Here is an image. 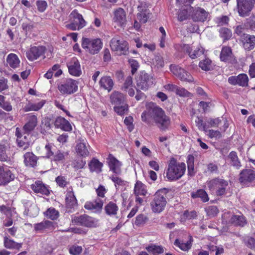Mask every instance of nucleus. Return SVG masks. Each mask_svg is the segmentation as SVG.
I'll return each mask as SVG.
<instances>
[{"mask_svg":"<svg viewBox=\"0 0 255 255\" xmlns=\"http://www.w3.org/2000/svg\"><path fill=\"white\" fill-rule=\"evenodd\" d=\"M97 221L95 219L86 214L75 216L72 219V222L74 224L87 227H95L97 224Z\"/></svg>","mask_w":255,"mask_h":255,"instance_id":"1a4fd4ad","label":"nucleus"},{"mask_svg":"<svg viewBox=\"0 0 255 255\" xmlns=\"http://www.w3.org/2000/svg\"><path fill=\"white\" fill-rule=\"evenodd\" d=\"M186 165L183 162H178L174 158H171L169 161L166 172L167 178L171 181L180 179L184 174Z\"/></svg>","mask_w":255,"mask_h":255,"instance_id":"f03ea898","label":"nucleus"},{"mask_svg":"<svg viewBox=\"0 0 255 255\" xmlns=\"http://www.w3.org/2000/svg\"><path fill=\"white\" fill-rule=\"evenodd\" d=\"M128 62L131 68V73L133 75L138 68L139 64L137 61L134 59H129Z\"/></svg>","mask_w":255,"mask_h":255,"instance_id":"338daca9","label":"nucleus"},{"mask_svg":"<svg viewBox=\"0 0 255 255\" xmlns=\"http://www.w3.org/2000/svg\"><path fill=\"white\" fill-rule=\"evenodd\" d=\"M107 162L109 167V170L112 172L113 174H121L123 165L122 162L118 160L112 154H110L107 158Z\"/></svg>","mask_w":255,"mask_h":255,"instance_id":"f8f14e48","label":"nucleus"},{"mask_svg":"<svg viewBox=\"0 0 255 255\" xmlns=\"http://www.w3.org/2000/svg\"><path fill=\"white\" fill-rule=\"evenodd\" d=\"M199 66L203 70L206 71L211 70L212 69V61L209 58H206L200 61Z\"/></svg>","mask_w":255,"mask_h":255,"instance_id":"de8ad7c7","label":"nucleus"},{"mask_svg":"<svg viewBox=\"0 0 255 255\" xmlns=\"http://www.w3.org/2000/svg\"><path fill=\"white\" fill-rule=\"evenodd\" d=\"M113 21L118 25L124 26L127 23V14L125 10L121 7L115 9L114 11Z\"/></svg>","mask_w":255,"mask_h":255,"instance_id":"2eb2a0df","label":"nucleus"},{"mask_svg":"<svg viewBox=\"0 0 255 255\" xmlns=\"http://www.w3.org/2000/svg\"><path fill=\"white\" fill-rule=\"evenodd\" d=\"M128 43L119 36L113 37L110 42L111 49L118 55H126L128 50Z\"/></svg>","mask_w":255,"mask_h":255,"instance_id":"423d86ee","label":"nucleus"},{"mask_svg":"<svg viewBox=\"0 0 255 255\" xmlns=\"http://www.w3.org/2000/svg\"><path fill=\"white\" fill-rule=\"evenodd\" d=\"M220 57L221 60L224 62H231L235 60L232 49L228 46L222 48Z\"/></svg>","mask_w":255,"mask_h":255,"instance_id":"a878e982","label":"nucleus"},{"mask_svg":"<svg viewBox=\"0 0 255 255\" xmlns=\"http://www.w3.org/2000/svg\"><path fill=\"white\" fill-rule=\"evenodd\" d=\"M221 123V120L219 118L215 119L210 118L206 121L207 126H209V128L218 127Z\"/></svg>","mask_w":255,"mask_h":255,"instance_id":"052dcab7","label":"nucleus"},{"mask_svg":"<svg viewBox=\"0 0 255 255\" xmlns=\"http://www.w3.org/2000/svg\"><path fill=\"white\" fill-rule=\"evenodd\" d=\"M230 164L237 169L241 167V163L239 159L237 154L235 151L231 152L228 155Z\"/></svg>","mask_w":255,"mask_h":255,"instance_id":"4c0bfd02","label":"nucleus"},{"mask_svg":"<svg viewBox=\"0 0 255 255\" xmlns=\"http://www.w3.org/2000/svg\"><path fill=\"white\" fill-rule=\"evenodd\" d=\"M191 197L193 199L199 198L203 202H206L209 200L207 192L204 190L201 189L194 192H192L191 193Z\"/></svg>","mask_w":255,"mask_h":255,"instance_id":"f704fd0d","label":"nucleus"},{"mask_svg":"<svg viewBox=\"0 0 255 255\" xmlns=\"http://www.w3.org/2000/svg\"><path fill=\"white\" fill-rule=\"evenodd\" d=\"M66 203L68 208L73 209L77 206V200L72 189L67 193Z\"/></svg>","mask_w":255,"mask_h":255,"instance_id":"2f4dec72","label":"nucleus"},{"mask_svg":"<svg viewBox=\"0 0 255 255\" xmlns=\"http://www.w3.org/2000/svg\"><path fill=\"white\" fill-rule=\"evenodd\" d=\"M69 253L73 255H78L82 251V248L81 246L78 245H73L69 248Z\"/></svg>","mask_w":255,"mask_h":255,"instance_id":"680f3d73","label":"nucleus"},{"mask_svg":"<svg viewBox=\"0 0 255 255\" xmlns=\"http://www.w3.org/2000/svg\"><path fill=\"white\" fill-rule=\"evenodd\" d=\"M34 229L36 232L42 233L52 231L54 229V226L52 222L45 220L39 223L35 224Z\"/></svg>","mask_w":255,"mask_h":255,"instance_id":"412c9836","label":"nucleus"},{"mask_svg":"<svg viewBox=\"0 0 255 255\" xmlns=\"http://www.w3.org/2000/svg\"><path fill=\"white\" fill-rule=\"evenodd\" d=\"M76 150L78 154L82 156H87L89 154V152L87 149L85 143L80 142L76 146Z\"/></svg>","mask_w":255,"mask_h":255,"instance_id":"c03bdc74","label":"nucleus"},{"mask_svg":"<svg viewBox=\"0 0 255 255\" xmlns=\"http://www.w3.org/2000/svg\"><path fill=\"white\" fill-rule=\"evenodd\" d=\"M7 64L13 69L19 67L20 61L18 56L14 53L9 54L6 57Z\"/></svg>","mask_w":255,"mask_h":255,"instance_id":"7c9ffc66","label":"nucleus"},{"mask_svg":"<svg viewBox=\"0 0 255 255\" xmlns=\"http://www.w3.org/2000/svg\"><path fill=\"white\" fill-rule=\"evenodd\" d=\"M68 155V152L57 150L53 157V160L55 161H63L67 157Z\"/></svg>","mask_w":255,"mask_h":255,"instance_id":"603ef678","label":"nucleus"},{"mask_svg":"<svg viewBox=\"0 0 255 255\" xmlns=\"http://www.w3.org/2000/svg\"><path fill=\"white\" fill-rule=\"evenodd\" d=\"M31 189L37 193L48 195L49 194V190L46 187L44 184L40 181H36L31 185Z\"/></svg>","mask_w":255,"mask_h":255,"instance_id":"c85d7f7f","label":"nucleus"},{"mask_svg":"<svg viewBox=\"0 0 255 255\" xmlns=\"http://www.w3.org/2000/svg\"><path fill=\"white\" fill-rule=\"evenodd\" d=\"M24 214L26 216L35 217L38 214V209L35 205H31L29 208L25 209Z\"/></svg>","mask_w":255,"mask_h":255,"instance_id":"09e8293b","label":"nucleus"},{"mask_svg":"<svg viewBox=\"0 0 255 255\" xmlns=\"http://www.w3.org/2000/svg\"><path fill=\"white\" fill-rule=\"evenodd\" d=\"M45 215L47 218L52 220L56 219L59 215V213L54 208H49L45 212Z\"/></svg>","mask_w":255,"mask_h":255,"instance_id":"6e6d98bb","label":"nucleus"},{"mask_svg":"<svg viewBox=\"0 0 255 255\" xmlns=\"http://www.w3.org/2000/svg\"><path fill=\"white\" fill-rule=\"evenodd\" d=\"M241 41L243 47L247 51H251L255 47V36L248 34H243L241 35Z\"/></svg>","mask_w":255,"mask_h":255,"instance_id":"aec40b11","label":"nucleus"},{"mask_svg":"<svg viewBox=\"0 0 255 255\" xmlns=\"http://www.w3.org/2000/svg\"><path fill=\"white\" fill-rule=\"evenodd\" d=\"M245 245L249 248L253 249L255 248V239L254 238L247 237L242 238Z\"/></svg>","mask_w":255,"mask_h":255,"instance_id":"13d9d810","label":"nucleus"},{"mask_svg":"<svg viewBox=\"0 0 255 255\" xmlns=\"http://www.w3.org/2000/svg\"><path fill=\"white\" fill-rule=\"evenodd\" d=\"M209 13L203 8L198 7L194 12L192 18L195 21L204 22L207 19Z\"/></svg>","mask_w":255,"mask_h":255,"instance_id":"cd10ccee","label":"nucleus"},{"mask_svg":"<svg viewBox=\"0 0 255 255\" xmlns=\"http://www.w3.org/2000/svg\"><path fill=\"white\" fill-rule=\"evenodd\" d=\"M78 83L72 79H66L58 86V89L63 95H71L77 91Z\"/></svg>","mask_w":255,"mask_h":255,"instance_id":"0eeeda50","label":"nucleus"},{"mask_svg":"<svg viewBox=\"0 0 255 255\" xmlns=\"http://www.w3.org/2000/svg\"><path fill=\"white\" fill-rule=\"evenodd\" d=\"M103 43L100 38H83L82 47L91 54L98 53L102 48Z\"/></svg>","mask_w":255,"mask_h":255,"instance_id":"39448f33","label":"nucleus"},{"mask_svg":"<svg viewBox=\"0 0 255 255\" xmlns=\"http://www.w3.org/2000/svg\"><path fill=\"white\" fill-rule=\"evenodd\" d=\"M4 246L6 249H15L19 250L22 246V244L15 242L12 240L8 239L7 237L4 238Z\"/></svg>","mask_w":255,"mask_h":255,"instance_id":"ea45409f","label":"nucleus"},{"mask_svg":"<svg viewBox=\"0 0 255 255\" xmlns=\"http://www.w3.org/2000/svg\"><path fill=\"white\" fill-rule=\"evenodd\" d=\"M255 179V170L245 169L240 174L239 180L243 184L247 185Z\"/></svg>","mask_w":255,"mask_h":255,"instance_id":"dca6fc26","label":"nucleus"},{"mask_svg":"<svg viewBox=\"0 0 255 255\" xmlns=\"http://www.w3.org/2000/svg\"><path fill=\"white\" fill-rule=\"evenodd\" d=\"M195 123L199 130H203L205 132H207V129L209 128V126H207L206 122L204 123L203 119L197 117L195 120Z\"/></svg>","mask_w":255,"mask_h":255,"instance_id":"8fccbe9b","label":"nucleus"},{"mask_svg":"<svg viewBox=\"0 0 255 255\" xmlns=\"http://www.w3.org/2000/svg\"><path fill=\"white\" fill-rule=\"evenodd\" d=\"M145 249L154 255L162 254L164 252V249L162 246L150 244L145 248Z\"/></svg>","mask_w":255,"mask_h":255,"instance_id":"79ce46f5","label":"nucleus"},{"mask_svg":"<svg viewBox=\"0 0 255 255\" xmlns=\"http://www.w3.org/2000/svg\"><path fill=\"white\" fill-rule=\"evenodd\" d=\"M170 69L172 73L181 81L189 83L194 82V79L192 75L180 67L171 65Z\"/></svg>","mask_w":255,"mask_h":255,"instance_id":"9b49d317","label":"nucleus"},{"mask_svg":"<svg viewBox=\"0 0 255 255\" xmlns=\"http://www.w3.org/2000/svg\"><path fill=\"white\" fill-rule=\"evenodd\" d=\"M14 178V175L7 166H0V185H5Z\"/></svg>","mask_w":255,"mask_h":255,"instance_id":"ddd939ff","label":"nucleus"},{"mask_svg":"<svg viewBox=\"0 0 255 255\" xmlns=\"http://www.w3.org/2000/svg\"><path fill=\"white\" fill-rule=\"evenodd\" d=\"M110 99L112 104L119 105L124 101L125 98L122 93L115 91L111 95Z\"/></svg>","mask_w":255,"mask_h":255,"instance_id":"58836bf2","label":"nucleus"},{"mask_svg":"<svg viewBox=\"0 0 255 255\" xmlns=\"http://www.w3.org/2000/svg\"><path fill=\"white\" fill-rule=\"evenodd\" d=\"M184 50L189 55L192 59H195L204 54V51L202 47L198 46L193 49L192 47L188 45H186L184 47Z\"/></svg>","mask_w":255,"mask_h":255,"instance_id":"b1692460","label":"nucleus"},{"mask_svg":"<svg viewBox=\"0 0 255 255\" xmlns=\"http://www.w3.org/2000/svg\"><path fill=\"white\" fill-rule=\"evenodd\" d=\"M86 164V161L82 159H78L74 161L72 164L73 167L76 169L83 168Z\"/></svg>","mask_w":255,"mask_h":255,"instance_id":"69168bd1","label":"nucleus"},{"mask_svg":"<svg viewBox=\"0 0 255 255\" xmlns=\"http://www.w3.org/2000/svg\"><path fill=\"white\" fill-rule=\"evenodd\" d=\"M10 145L9 142L3 140L0 142V160L1 161H6L11 163L9 155V149Z\"/></svg>","mask_w":255,"mask_h":255,"instance_id":"f3484780","label":"nucleus"},{"mask_svg":"<svg viewBox=\"0 0 255 255\" xmlns=\"http://www.w3.org/2000/svg\"><path fill=\"white\" fill-rule=\"evenodd\" d=\"M45 51V47L42 46H32L30 49L26 52V57L28 60L33 61L44 54Z\"/></svg>","mask_w":255,"mask_h":255,"instance_id":"a211bd4d","label":"nucleus"},{"mask_svg":"<svg viewBox=\"0 0 255 255\" xmlns=\"http://www.w3.org/2000/svg\"><path fill=\"white\" fill-rule=\"evenodd\" d=\"M231 222L236 225L243 227L246 224V220L242 216L234 215L231 219Z\"/></svg>","mask_w":255,"mask_h":255,"instance_id":"49530a36","label":"nucleus"},{"mask_svg":"<svg viewBox=\"0 0 255 255\" xmlns=\"http://www.w3.org/2000/svg\"><path fill=\"white\" fill-rule=\"evenodd\" d=\"M238 85L246 87L248 85L249 78L247 74H241L237 76Z\"/></svg>","mask_w":255,"mask_h":255,"instance_id":"3c124183","label":"nucleus"},{"mask_svg":"<svg viewBox=\"0 0 255 255\" xmlns=\"http://www.w3.org/2000/svg\"><path fill=\"white\" fill-rule=\"evenodd\" d=\"M185 7L186 8L181 9L178 13V19L180 21H182L187 18L188 16V10L191 9L190 7V8L187 6Z\"/></svg>","mask_w":255,"mask_h":255,"instance_id":"4d7b16f0","label":"nucleus"},{"mask_svg":"<svg viewBox=\"0 0 255 255\" xmlns=\"http://www.w3.org/2000/svg\"><path fill=\"white\" fill-rule=\"evenodd\" d=\"M194 157L192 155H189L187 160L188 173L190 176L195 175L196 172L194 169Z\"/></svg>","mask_w":255,"mask_h":255,"instance_id":"a19ab883","label":"nucleus"},{"mask_svg":"<svg viewBox=\"0 0 255 255\" xmlns=\"http://www.w3.org/2000/svg\"><path fill=\"white\" fill-rule=\"evenodd\" d=\"M103 166V163L95 158H93L89 163L90 170L98 173L102 171Z\"/></svg>","mask_w":255,"mask_h":255,"instance_id":"c9c22d12","label":"nucleus"},{"mask_svg":"<svg viewBox=\"0 0 255 255\" xmlns=\"http://www.w3.org/2000/svg\"><path fill=\"white\" fill-rule=\"evenodd\" d=\"M23 162L28 167L35 168L37 166L38 157L32 152H27L23 155Z\"/></svg>","mask_w":255,"mask_h":255,"instance_id":"4be33fe9","label":"nucleus"},{"mask_svg":"<svg viewBox=\"0 0 255 255\" xmlns=\"http://www.w3.org/2000/svg\"><path fill=\"white\" fill-rule=\"evenodd\" d=\"M165 189L158 190L153 195L150 205L154 213H159L165 208L167 204V195Z\"/></svg>","mask_w":255,"mask_h":255,"instance_id":"7ed1b4c3","label":"nucleus"},{"mask_svg":"<svg viewBox=\"0 0 255 255\" xmlns=\"http://www.w3.org/2000/svg\"><path fill=\"white\" fill-rule=\"evenodd\" d=\"M37 125V118L35 115H29L26 118V123L23 127L24 133L29 134Z\"/></svg>","mask_w":255,"mask_h":255,"instance_id":"6ab92c4d","label":"nucleus"},{"mask_svg":"<svg viewBox=\"0 0 255 255\" xmlns=\"http://www.w3.org/2000/svg\"><path fill=\"white\" fill-rule=\"evenodd\" d=\"M105 211L107 215L114 216L117 214L119 207L115 203L111 201L105 206Z\"/></svg>","mask_w":255,"mask_h":255,"instance_id":"72a5a7b5","label":"nucleus"},{"mask_svg":"<svg viewBox=\"0 0 255 255\" xmlns=\"http://www.w3.org/2000/svg\"><path fill=\"white\" fill-rule=\"evenodd\" d=\"M134 193L136 196H145L147 194L146 186L141 182L137 181L134 185Z\"/></svg>","mask_w":255,"mask_h":255,"instance_id":"473e14b6","label":"nucleus"},{"mask_svg":"<svg viewBox=\"0 0 255 255\" xmlns=\"http://www.w3.org/2000/svg\"><path fill=\"white\" fill-rule=\"evenodd\" d=\"M207 185L211 192L221 196L226 194L229 183L228 181L217 177L209 181Z\"/></svg>","mask_w":255,"mask_h":255,"instance_id":"20e7f679","label":"nucleus"},{"mask_svg":"<svg viewBox=\"0 0 255 255\" xmlns=\"http://www.w3.org/2000/svg\"><path fill=\"white\" fill-rule=\"evenodd\" d=\"M100 87L110 92L114 86V82L110 76H104L99 81Z\"/></svg>","mask_w":255,"mask_h":255,"instance_id":"c756f323","label":"nucleus"},{"mask_svg":"<svg viewBox=\"0 0 255 255\" xmlns=\"http://www.w3.org/2000/svg\"><path fill=\"white\" fill-rule=\"evenodd\" d=\"M45 150L46 151V157L49 158L54 156V152L56 150L55 146L51 144L48 143L45 146Z\"/></svg>","mask_w":255,"mask_h":255,"instance_id":"864d4df0","label":"nucleus"},{"mask_svg":"<svg viewBox=\"0 0 255 255\" xmlns=\"http://www.w3.org/2000/svg\"><path fill=\"white\" fill-rule=\"evenodd\" d=\"M220 36L224 40L229 39L232 36L231 31L227 28H221L219 31Z\"/></svg>","mask_w":255,"mask_h":255,"instance_id":"5fc2aeb1","label":"nucleus"},{"mask_svg":"<svg viewBox=\"0 0 255 255\" xmlns=\"http://www.w3.org/2000/svg\"><path fill=\"white\" fill-rule=\"evenodd\" d=\"M120 175L112 174L109 177L110 179L114 183L115 186L117 188L120 186H123L126 185V181L122 179L119 176Z\"/></svg>","mask_w":255,"mask_h":255,"instance_id":"37998d69","label":"nucleus"},{"mask_svg":"<svg viewBox=\"0 0 255 255\" xmlns=\"http://www.w3.org/2000/svg\"><path fill=\"white\" fill-rule=\"evenodd\" d=\"M174 245L179 247L182 251H187L191 247V242L189 241L185 243L181 242L178 239H176L174 243Z\"/></svg>","mask_w":255,"mask_h":255,"instance_id":"a18cd8bd","label":"nucleus"},{"mask_svg":"<svg viewBox=\"0 0 255 255\" xmlns=\"http://www.w3.org/2000/svg\"><path fill=\"white\" fill-rule=\"evenodd\" d=\"M114 111L119 115L123 116L128 111V106L127 105L122 106H117L114 107Z\"/></svg>","mask_w":255,"mask_h":255,"instance_id":"e2e57ef3","label":"nucleus"},{"mask_svg":"<svg viewBox=\"0 0 255 255\" xmlns=\"http://www.w3.org/2000/svg\"><path fill=\"white\" fill-rule=\"evenodd\" d=\"M141 120L149 126L152 125L151 120L157 127L162 131L166 130L170 124V119L165 115V112L153 103L149 104L146 110L141 114Z\"/></svg>","mask_w":255,"mask_h":255,"instance_id":"f257e3e1","label":"nucleus"},{"mask_svg":"<svg viewBox=\"0 0 255 255\" xmlns=\"http://www.w3.org/2000/svg\"><path fill=\"white\" fill-rule=\"evenodd\" d=\"M54 124L55 127L60 128L64 131H70L72 129L70 123L61 117H57L54 121Z\"/></svg>","mask_w":255,"mask_h":255,"instance_id":"5701e85b","label":"nucleus"},{"mask_svg":"<svg viewBox=\"0 0 255 255\" xmlns=\"http://www.w3.org/2000/svg\"><path fill=\"white\" fill-rule=\"evenodd\" d=\"M37 9L40 12H43L47 6V3L45 0H38L36 1Z\"/></svg>","mask_w":255,"mask_h":255,"instance_id":"774afa93","label":"nucleus"},{"mask_svg":"<svg viewBox=\"0 0 255 255\" xmlns=\"http://www.w3.org/2000/svg\"><path fill=\"white\" fill-rule=\"evenodd\" d=\"M239 15L245 16L249 14L254 7L255 0H237Z\"/></svg>","mask_w":255,"mask_h":255,"instance_id":"9d476101","label":"nucleus"},{"mask_svg":"<svg viewBox=\"0 0 255 255\" xmlns=\"http://www.w3.org/2000/svg\"><path fill=\"white\" fill-rule=\"evenodd\" d=\"M69 73L70 75L78 77L82 74L80 63L76 57H73L67 63Z\"/></svg>","mask_w":255,"mask_h":255,"instance_id":"4468645a","label":"nucleus"},{"mask_svg":"<svg viewBox=\"0 0 255 255\" xmlns=\"http://www.w3.org/2000/svg\"><path fill=\"white\" fill-rule=\"evenodd\" d=\"M135 79L137 87L143 91L147 90L149 87L153 84L154 80L152 76L144 71L140 72Z\"/></svg>","mask_w":255,"mask_h":255,"instance_id":"6e6552de","label":"nucleus"},{"mask_svg":"<svg viewBox=\"0 0 255 255\" xmlns=\"http://www.w3.org/2000/svg\"><path fill=\"white\" fill-rule=\"evenodd\" d=\"M206 212L209 217H214L218 214L219 210L216 206H210L206 209Z\"/></svg>","mask_w":255,"mask_h":255,"instance_id":"bf43d9fd","label":"nucleus"},{"mask_svg":"<svg viewBox=\"0 0 255 255\" xmlns=\"http://www.w3.org/2000/svg\"><path fill=\"white\" fill-rule=\"evenodd\" d=\"M103 206V201L99 198H97L92 202H87L84 205V208L87 210L96 212L101 210Z\"/></svg>","mask_w":255,"mask_h":255,"instance_id":"393cba45","label":"nucleus"},{"mask_svg":"<svg viewBox=\"0 0 255 255\" xmlns=\"http://www.w3.org/2000/svg\"><path fill=\"white\" fill-rule=\"evenodd\" d=\"M208 135L211 138H216V139H219L221 137V133L219 130H215L213 129H208L207 132Z\"/></svg>","mask_w":255,"mask_h":255,"instance_id":"0e129e2a","label":"nucleus"},{"mask_svg":"<svg viewBox=\"0 0 255 255\" xmlns=\"http://www.w3.org/2000/svg\"><path fill=\"white\" fill-rule=\"evenodd\" d=\"M69 17L71 21L77 23L79 28H83L86 24V22L84 19L83 16L79 13L76 9H74L71 12Z\"/></svg>","mask_w":255,"mask_h":255,"instance_id":"bb28decb","label":"nucleus"},{"mask_svg":"<svg viewBox=\"0 0 255 255\" xmlns=\"http://www.w3.org/2000/svg\"><path fill=\"white\" fill-rule=\"evenodd\" d=\"M45 103L44 100H42L37 103H29L25 106L23 110L25 112L31 111H37L42 108Z\"/></svg>","mask_w":255,"mask_h":255,"instance_id":"e433bc0d","label":"nucleus"}]
</instances>
